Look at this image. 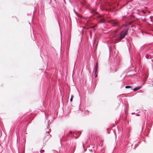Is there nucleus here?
Returning a JSON list of instances; mask_svg holds the SVG:
<instances>
[{
    "label": "nucleus",
    "instance_id": "5",
    "mask_svg": "<svg viewBox=\"0 0 153 153\" xmlns=\"http://www.w3.org/2000/svg\"><path fill=\"white\" fill-rule=\"evenodd\" d=\"M119 22L118 21H116V22H114V24L115 25H118L119 24Z\"/></svg>",
    "mask_w": 153,
    "mask_h": 153
},
{
    "label": "nucleus",
    "instance_id": "1",
    "mask_svg": "<svg viewBox=\"0 0 153 153\" xmlns=\"http://www.w3.org/2000/svg\"><path fill=\"white\" fill-rule=\"evenodd\" d=\"M128 31V29H125L123 31L121 32L120 33L119 36L116 39V42H119L124 38L125 36L127 35Z\"/></svg>",
    "mask_w": 153,
    "mask_h": 153
},
{
    "label": "nucleus",
    "instance_id": "10",
    "mask_svg": "<svg viewBox=\"0 0 153 153\" xmlns=\"http://www.w3.org/2000/svg\"><path fill=\"white\" fill-rule=\"evenodd\" d=\"M143 21L144 22H145L146 20V19L145 18H144L143 19Z\"/></svg>",
    "mask_w": 153,
    "mask_h": 153
},
{
    "label": "nucleus",
    "instance_id": "11",
    "mask_svg": "<svg viewBox=\"0 0 153 153\" xmlns=\"http://www.w3.org/2000/svg\"><path fill=\"white\" fill-rule=\"evenodd\" d=\"M13 18H14V19H16V17H13Z\"/></svg>",
    "mask_w": 153,
    "mask_h": 153
},
{
    "label": "nucleus",
    "instance_id": "15",
    "mask_svg": "<svg viewBox=\"0 0 153 153\" xmlns=\"http://www.w3.org/2000/svg\"><path fill=\"white\" fill-rule=\"evenodd\" d=\"M97 75L96 74V75H95V77H97Z\"/></svg>",
    "mask_w": 153,
    "mask_h": 153
},
{
    "label": "nucleus",
    "instance_id": "7",
    "mask_svg": "<svg viewBox=\"0 0 153 153\" xmlns=\"http://www.w3.org/2000/svg\"><path fill=\"white\" fill-rule=\"evenodd\" d=\"M74 97V96L73 95H72L71 96V98L70 99V101L71 102V101H72V100H73V99Z\"/></svg>",
    "mask_w": 153,
    "mask_h": 153
},
{
    "label": "nucleus",
    "instance_id": "16",
    "mask_svg": "<svg viewBox=\"0 0 153 153\" xmlns=\"http://www.w3.org/2000/svg\"><path fill=\"white\" fill-rule=\"evenodd\" d=\"M89 151H90V152H92V151L91 150H89Z\"/></svg>",
    "mask_w": 153,
    "mask_h": 153
},
{
    "label": "nucleus",
    "instance_id": "12",
    "mask_svg": "<svg viewBox=\"0 0 153 153\" xmlns=\"http://www.w3.org/2000/svg\"><path fill=\"white\" fill-rule=\"evenodd\" d=\"M102 17V15H100V16H99V17H100V18H101V17Z\"/></svg>",
    "mask_w": 153,
    "mask_h": 153
},
{
    "label": "nucleus",
    "instance_id": "6",
    "mask_svg": "<svg viewBox=\"0 0 153 153\" xmlns=\"http://www.w3.org/2000/svg\"><path fill=\"white\" fill-rule=\"evenodd\" d=\"M149 19H150L151 22V23L153 24V21L151 17L149 18Z\"/></svg>",
    "mask_w": 153,
    "mask_h": 153
},
{
    "label": "nucleus",
    "instance_id": "13",
    "mask_svg": "<svg viewBox=\"0 0 153 153\" xmlns=\"http://www.w3.org/2000/svg\"><path fill=\"white\" fill-rule=\"evenodd\" d=\"M143 11V13H145V12H144V11L143 10V11Z\"/></svg>",
    "mask_w": 153,
    "mask_h": 153
},
{
    "label": "nucleus",
    "instance_id": "9",
    "mask_svg": "<svg viewBox=\"0 0 153 153\" xmlns=\"http://www.w3.org/2000/svg\"><path fill=\"white\" fill-rule=\"evenodd\" d=\"M70 133L71 134H74V133H73V131H70Z\"/></svg>",
    "mask_w": 153,
    "mask_h": 153
},
{
    "label": "nucleus",
    "instance_id": "2",
    "mask_svg": "<svg viewBox=\"0 0 153 153\" xmlns=\"http://www.w3.org/2000/svg\"><path fill=\"white\" fill-rule=\"evenodd\" d=\"M105 21V18L100 19L99 22V23H104Z\"/></svg>",
    "mask_w": 153,
    "mask_h": 153
},
{
    "label": "nucleus",
    "instance_id": "3",
    "mask_svg": "<svg viewBox=\"0 0 153 153\" xmlns=\"http://www.w3.org/2000/svg\"><path fill=\"white\" fill-rule=\"evenodd\" d=\"M98 65V62H97L96 63V66H95V74L96 73V72H97V71Z\"/></svg>",
    "mask_w": 153,
    "mask_h": 153
},
{
    "label": "nucleus",
    "instance_id": "8",
    "mask_svg": "<svg viewBox=\"0 0 153 153\" xmlns=\"http://www.w3.org/2000/svg\"><path fill=\"white\" fill-rule=\"evenodd\" d=\"M125 88H131V87L129 86H126Z\"/></svg>",
    "mask_w": 153,
    "mask_h": 153
},
{
    "label": "nucleus",
    "instance_id": "14",
    "mask_svg": "<svg viewBox=\"0 0 153 153\" xmlns=\"http://www.w3.org/2000/svg\"><path fill=\"white\" fill-rule=\"evenodd\" d=\"M90 33L91 35V31H90Z\"/></svg>",
    "mask_w": 153,
    "mask_h": 153
},
{
    "label": "nucleus",
    "instance_id": "4",
    "mask_svg": "<svg viewBox=\"0 0 153 153\" xmlns=\"http://www.w3.org/2000/svg\"><path fill=\"white\" fill-rule=\"evenodd\" d=\"M140 88V87H138L135 88L134 89H133V90L134 91H136L137 90L139 89Z\"/></svg>",
    "mask_w": 153,
    "mask_h": 153
}]
</instances>
